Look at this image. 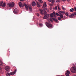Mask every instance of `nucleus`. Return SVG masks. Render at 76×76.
I'll list each match as a JSON object with an SVG mask.
<instances>
[{
	"mask_svg": "<svg viewBox=\"0 0 76 76\" xmlns=\"http://www.w3.org/2000/svg\"><path fill=\"white\" fill-rule=\"evenodd\" d=\"M18 5L20 7H23L24 6L25 7L26 9L27 10H28L27 4H26L24 3L23 4H22L21 2H19L18 3Z\"/></svg>",
	"mask_w": 76,
	"mask_h": 76,
	"instance_id": "nucleus-1",
	"label": "nucleus"
},
{
	"mask_svg": "<svg viewBox=\"0 0 76 76\" xmlns=\"http://www.w3.org/2000/svg\"><path fill=\"white\" fill-rule=\"evenodd\" d=\"M15 6V3L14 2H12V3H7V8L9 7L10 8L12 7Z\"/></svg>",
	"mask_w": 76,
	"mask_h": 76,
	"instance_id": "nucleus-2",
	"label": "nucleus"
},
{
	"mask_svg": "<svg viewBox=\"0 0 76 76\" xmlns=\"http://www.w3.org/2000/svg\"><path fill=\"white\" fill-rule=\"evenodd\" d=\"M71 71V72L73 73H76V67L74 66L72 67V68H71L70 69Z\"/></svg>",
	"mask_w": 76,
	"mask_h": 76,
	"instance_id": "nucleus-3",
	"label": "nucleus"
},
{
	"mask_svg": "<svg viewBox=\"0 0 76 76\" xmlns=\"http://www.w3.org/2000/svg\"><path fill=\"white\" fill-rule=\"evenodd\" d=\"M16 69H15L14 72L9 73L7 74V76H10V75H15V73H16Z\"/></svg>",
	"mask_w": 76,
	"mask_h": 76,
	"instance_id": "nucleus-4",
	"label": "nucleus"
},
{
	"mask_svg": "<svg viewBox=\"0 0 76 76\" xmlns=\"http://www.w3.org/2000/svg\"><path fill=\"white\" fill-rule=\"evenodd\" d=\"M46 25L49 28H52V25L50 23H48L47 24L46 23Z\"/></svg>",
	"mask_w": 76,
	"mask_h": 76,
	"instance_id": "nucleus-5",
	"label": "nucleus"
},
{
	"mask_svg": "<svg viewBox=\"0 0 76 76\" xmlns=\"http://www.w3.org/2000/svg\"><path fill=\"white\" fill-rule=\"evenodd\" d=\"M50 16V15L49 14H47L46 15H45V16H44V17H43V19H47L48 17Z\"/></svg>",
	"mask_w": 76,
	"mask_h": 76,
	"instance_id": "nucleus-6",
	"label": "nucleus"
},
{
	"mask_svg": "<svg viewBox=\"0 0 76 76\" xmlns=\"http://www.w3.org/2000/svg\"><path fill=\"white\" fill-rule=\"evenodd\" d=\"M14 13L15 14H17L18 13V10L16 9H15L13 11Z\"/></svg>",
	"mask_w": 76,
	"mask_h": 76,
	"instance_id": "nucleus-7",
	"label": "nucleus"
},
{
	"mask_svg": "<svg viewBox=\"0 0 76 76\" xmlns=\"http://www.w3.org/2000/svg\"><path fill=\"white\" fill-rule=\"evenodd\" d=\"M27 6H28V10L29 8V10H31L32 9L31 8V6L29 5V4H27Z\"/></svg>",
	"mask_w": 76,
	"mask_h": 76,
	"instance_id": "nucleus-8",
	"label": "nucleus"
},
{
	"mask_svg": "<svg viewBox=\"0 0 76 76\" xmlns=\"http://www.w3.org/2000/svg\"><path fill=\"white\" fill-rule=\"evenodd\" d=\"M9 69H10V67L8 66H6L5 67V70L6 71H9Z\"/></svg>",
	"mask_w": 76,
	"mask_h": 76,
	"instance_id": "nucleus-9",
	"label": "nucleus"
},
{
	"mask_svg": "<svg viewBox=\"0 0 76 76\" xmlns=\"http://www.w3.org/2000/svg\"><path fill=\"white\" fill-rule=\"evenodd\" d=\"M31 4L32 6H35L36 5V4L35 3V1H33L32 2Z\"/></svg>",
	"mask_w": 76,
	"mask_h": 76,
	"instance_id": "nucleus-10",
	"label": "nucleus"
},
{
	"mask_svg": "<svg viewBox=\"0 0 76 76\" xmlns=\"http://www.w3.org/2000/svg\"><path fill=\"white\" fill-rule=\"evenodd\" d=\"M53 20L54 21H56V22L58 23V20H57L55 18H52Z\"/></svg>",
	"mask_w": 76,
	"mask_h": 76,
	"instance_id": "nucleus-11",
	"label": "nucleus"
},
{
	"mask_svg": "<svg viewBox=\"0 0 76 76\" xmlns=\"http://www.w3.org/2000/svg\"><path fill=\"white\" fill-rule=\"evenodd\" d=\"M37 3V7H40V5H39V3H38V2L36 1Z\"/></svg>",
	"mask_w": 76,
	"mask_h": 76,
	"instance_id": "nucleus-12",
	"label": "nucleus"
},
{
	"mask_svg": "<svg viewBox=\"0 0 76 76\" xmlns=\"http://www.w3.org/2000/svg\"><path fill=\"white\" fill-rule=\"evenodd\" d=\"M76 15V12H75L74 13H73L72 14H71V16L73 17V16H74V15Z\"/></svg>",
	"mask_w": 76,
	"mask_h": 76,
	"instance_id": "nucleus-13",
	"label": "nucleus"
},
{
	"mask_svg": "<svg viewBox=\"0 0 76 76\" xmlns=\"http://www.w3.org/2000/svg\"><path fill=\"white\" fill-rule=\"evenodd\" d=\"M6 4L5 2H4L3 4H2V7H4L6 6Z\"/></svg>",
	"mask_w": 76,
	"mask_h": 76,
	"instance_id": "nucleus-14",
	"label": "nucleus"
},
{
	"mask_svg": "<svg viewBox=\"0 0 76 76\" xmlns=\"http://www.w3.org/2000/svg\"><path fill=\"white\" fill-rule=\"evenodd\" d=\"M64 13V14L65 13V12L64 11H60L59 12H58V13H59L60 14H61L62 13Z\"/></svg>",
	"mask_w": 76,
	"mask_h": 76,
	"instance_id": "nucleus-15",
	"label": "nucleus"
},
{
	"mask_svg": "<svg viewBox=\"0 0 76 76\" xmlns=\"http://www.w3.org/2000/svg\"><path fill=\"white\" fill-rule=\"evenodd\" d=\"M47 7L46 2H45L44 4H43V7Z\"/></svg>",
	"mask_w": 76,
	"mask_h": 76,
	"instance_id": "nucleus-16",
	"label": "nucleus"
},
{
	"mask_svg": "<svg viewBox=\"0 0 76 76\" xmlns=\"http://www.w3.org/2000/svg\"><path fill=\"white\" fill-rule=\"evenodd\" d=\"M65 15H66V16H69L68 12H65Z\"/></svg>",
	"mask_w": 76,
	"mask_h": 76,
	"instance_id": "nucleus-17",
	"label": "nucleus"
},
{
	"mask_svg": "<svg viewBox=\"0 0 76 76\" xmlns=\"http://www.w3.org/2000/svg\"><path fill=\"white\" fill-rule=\"evenodd\" d=\"M51 14H52L53 15H54V16L56 18V13L55 12H53V13H51Z\"/></svg>",
	"mask_w": 76,
	"mask_h": 76,
	"instance_id": "nucleus-18",
	"label": "nucleus"
},
{
	"mask_svg": "<svg viewBox=\"0 0 76 76\" xmlns=\"http://www.w3.org/2000/svg\"><path fill=\"white\" fill-rule=\"evenodd\" d=\"M73 11H74V9L73 8H72L70 10V12H73Z\"/></svg>",
	"mask_w": 76,
	"mask_h": 76,
	"instance_id": "nucleus-19",
	"label": "nucleus"
},
{
	"mask_svg": "<svg viewBox=\"0 0 76 76\" xmlns=\"http://www.w3.org/2000/svg\"><path fill=\"white\" fill-rule=\"evenodd\" d=\"M38 1H39L40 3H43V1L42 0H37Z\"/></svg>",
	"mask_w": 76,
	"mask_h": 76,
	"instance_id": "nucleus-20",
	"label": "nucleus"
},
{
	"mask_svg": "<svg viewBox=\"0 0 76 76\" xmlns=\"http://www.w3.org/2000/svg\"><path fill=\"white\" fill-rule=\"evenodd\" d=\"M45 7H42L43 10L45 11H46L47 10V8H45Z\"/></svg>",
	"mask_w": 76,
	"mask_h": 76,
	"instance_id": "nucleus-21",
	"label": "nucleus"
},
{
	"mask_svg": "<svg viewBox=\"0 0 76 76\" xmlns=\"http://www.w3.org/2000/svg\"><path fill=\"white\" fill-rule=\"evenodd\" d=\"M2 3H3V1H1L0 3V6H2Z\"/></svg>",
	"mask_w": 76,
	"mask_h": 76,
	"instance_id": "nucleus-22",
	"label": "nucleus"
},
{
	"mask_svg": "<svg viewBox=\"0 0 76 76\" xmlns=\"http://www.w3.org/2000/svg\"><path fill=\"white\" fill-rule=\"evenodd\" d=\"M59 16L61 18H63V15H59Z\"/></svg>",
	"mask_w": 76,
	"mask_h": 76,
	"instance_id": "nucleus-23",
	"label": "nucleus"
},
{
	"mask_svg": "<svg viewBox=\"0 0 76 76\" xmlns=\"http://www.w3.org/2000/svg\"><path fill=\"white\" fill-rule=\"evenodd\" d=\"M44 12H45L44 13H43V14H44V15H47V13L45 11Z\"/></svg>",
	"mask_w": 76,
	"mask_h": 76,
	"instance_id": "nucleus-24",
	"label": "nucleus"
},
{
	"mask_svg": "<svg viewBox=\"0 0 76 76\" xmlns=\"http://www.w3.org/2000/svg\"><path fill=\"white\" fill-rule=\"evenodd\" d=\"M66 73H68V74H70V72L68 70H67V71H66Z\"/></svg>",
	"mask_w": 76,
	"mask_h": 76,
	"instance_id": "nucleus-25",
	"label": "nucleus"
},
{
	"mask_svg": "<svg viewBox=\"0 0 76 76\" xmlns=\"http://www.w3.org/2000/svg\"><path fill=\"white\" fill-rule=\"evenodd\" d=\"M2 61L0 60V65H2Z\"/></svg>",
	"mask_w": 76,
	"mask_h": 76,
	"instance_id": "nucleus-26",
	"label": "nucleus"
},
{
	"mask_svg": "<svg viewBox=\"0 0 76 76\" xmlns=\"http://www.w3.org/2000/svg\"><path fill=\"white\" fill-rule=\"evenodd\" d=\"M65 75H66V76H69V74L68 73H65Z\"/></svg>",
	"mask_w": 76,
	"mask_h": 76,
	"instance_id": "nucleus-27",
	"label": "nucleus"
},
{
	"mask_svg": "<svg viewBox=\"0 0 76 76\" xmlns=\"http://www.w3.org/2000/svg\"><path fill=\"white\" fill-rule=\"evenodd\" d=\"M56 1L57 2H59L60 1V0H56Z\"/></svg>",
	"mask_w": 76,
	"mask_h": 76,
	"instance_id": "nucleus-28",
	"label": "nucleus"
},
{
	"mask_svg": "<svg viewBox=\"0 0 76 76\" xmlns=\"http://www.w3.org/2000/svg\"><path fill=\"white\" fill-rule=\"evenodd\" d=\"M50 16L51 17H53V16H54V15L51 14L50 15Z\"/></svg>",
	"mask_w": 76,
	"mask_h": 76,
	"instance_id": "nucleus-29",
	"label": "nucleus"
},
{
	"mask_svg": "<svg viewBox=\"0 0 76 76\" xmlns=\"http://www.w3.org/2000/svg\"><path fill=\"white\" fill-rule=\"evenodd\" d=\"M58 11H60L61 10V9L59 8V6H58Z\"/></svg>",
	"mask_w": 76,
	"mask_h": 76,
	"instance_id": "nucleus-30",
	"label": "nucleus"
},
{
	"mask_svg": "<svg viewBox=\"0 0 76 76\" xmlns=\"http://www.w3.org/2000/svg\"><path fill=\"white\" fill-rule=\"evenodd\" d=\"M40 13L42 15H44V13L43 12H40Z\"/></svg>",
	"mask_w": 76,
	"mask_h": 76,
	"instance_id": "nucleus-31",
	"label": "nucleus"
},
{
	"mask_svg": "<svg viewBox=\"0 0 76 76\" xmlns=\"http://www.w3.org/2000/svg\"><path fill=\"white\" fill-rule=\"evenodd\" d=\"M58 20H61V18L60 17H58Z\"/></svg>",
	"mask_w": 76,
	"mask_h": 76,
	"instance_id": "nucleus-32",
	"label": "nucleus"
},
{
	"mask_svg": "<svg viewBox=\"0 0 76 76\" xmlns=\"http://www.w3.org/2000/svg\"><path fill=\"white\" fill-rule=\"evenodd\" d=\"M55 9L56 10H57V9H58V7L57 6H56V7H55Z\"/></svg>",
	"mask_w": 76,
	"mask_h": 76,
	"instance_id": "nucleus-33",
	"label": "nucleus"
},
{
	"mask_svg": "<svg viewBox=\"0 0 76 76\" xmlns=\"http://www.w3.org/2000/svg\"><path fill=\"white\" fill-rule=\"evenodd\" d=\"M56 15H57V16H59V14L58 13H56Z\"/></svg>",
	"mask_w": 76,
	"mask_h": 76,
	"instance_id": "nucleus-34",
	"label": "nucleus"
},
{
	"mask_svg": "<svg viewBox=\"0 0 76 76\" xmlns=\"http://www.w3.org/2000/svg\"><path fill=\"white\" fill-rule=\"evenodd\" d=\"M51 2H52V3H53L54 2V0H52L51 1Z\"/></svg>",
	"mask_w": 76,
	"mask_h": 76,
	"instance_id": "nucleus-35",
	"label": "nucleus"
},
{
	"mask_svg": "<svg viewBox=\"0 0 76 76\" xmlns=\"http://www.w3.org/2000/svg\"><path fill=\"white\" fill-rule=\"evenodd\" d=\"M49 6H50L51 7H52L53 5H52V4H49Z\"/></svg>",
	"mask_w": 76,
	"mask_h": 76,
	"instance_id": "nucleus-36",
	"label": "nucleus"
},
{
	"mask_svg": "<svg viewBox=\"0 0 76 76\" xmlns=\"http://www.w3.org/2000/svg\"><path fill=\"white\" fill-rule=\"evenodd\" d=\"M39 11H40V12H43V10L42 9H39Z\"/></svg>",
	"mask_w": 76,
	"mask_h": 76,
	"instance_id": "nucleus-37",
	"label": "nucleus"
},
{
	"mask_svg": "<svg viewBox=\"0 0 76 76\" xmlns=\"http://www.w3.org/2000/svg\"><path fill=\"white\" fill-rule=\"evenodd\" d=\"M62 9H63V10H65V8H64L63 6H62Z\"/></svg>",
	"mask_w": 76,
	"mask_h": 76,
	"instance_id": "nucleus-38",
	"label": "nucleus"
},
{
	"mask_svg": "<svg viewBox=\"0 0 76 76\" xmlns=\"http://www.w3.org/2000/svg\"><path fill=\"white\" fill-rule=\"evenodd\" d=\"M37 16H39V14L38 13H37Z\"/></svg>",
	"mask_w": 76,
	"mask_h": 76,
	"instance_id": "nucleus-39",
	"label": "nucleus"
},
{
	"mask_svg": "<svg viewBox=\"0 0 76 76\" xmlns=\"http://www.w3.org/2000/svg\"><path fill=\"white\" fill-rule=\"evenodd\" d=\"M50 21H51V22H52V18H50Z\"/></svg>",
	"mask_w": 76,
	"mask_h": 76,
	"instance_id": "nucleus-40",
	"label": "nucleus"
},
{
	"mask_svg": "<svg viewBox=\"0 0 76 76\" xmlns=\"http://www.w3.org/2000/svg\"><path fill=\"white\" fill-rule=\"evenodd\" d=\"M74 9L75 10V11H76V7H74Z\"/></svg>",
	"mask_w": 76,
	"mask_h": 76,
	"instance_id": "nucleus-41",
	"label": "nucleus"
},
{
	"mask_svg": "<svg viewBox=\"0 0 76 76\" xmlns=\"http://www.w3.org/2000/svg\"><path fill=\"white\" fill-rule=\"evenodd\" d=\"M42 24H39V26H42Z\"/></svg>",
	"mask_w": 76,
	"mask_h": 76,
	"instance_id": "nucleus-42",
	"label": "nucleus"
},
{
	"mask_svg": "<svg viewBox=\"0 0 76 76\" xmlns=\"http://www.w3.org/2000/svg\"><path fill=\"white\" fill-rule=\"evenodd\" d=\"M20 1H24V0H20Z\"/></svg>",
	"mask_w": 76,
	"mask_h": 76,
	"instance_id": "nucleus-43",
	"label": "nucleus"
},
{
	"mask_svg": "<svg viewBox=\"0 0 76 76\" xmlns=\"http://www.w3.org/2000/svg\"><path fill=\"white\" fill-rule=\"evenodd\" d=\"M62 1H66V0H62Z\"/></svg>",
	"mask_w": 76,
	"mask_h": 76,
	"instance_id": "nucleus-44",
	"label": "nucleus"
},
{
	"mask_svg": "<svg viewBox=\"0 0 76 76\" xmlns=\"http://www.w3.org/2000/svg\"><path fill=\"white\" fill-rule=\"evenodd\" d=\"M49 2H51V0H48Z\"/></svg>",
	"mask_w": 76,
	"mask_h": 76,
	"instance_id": "nucleus-45",
	"label": "nucleus"
},
{
	"mask_svg": "<svg viewBox=\"0 0 76 76\" xmlns=\"http://www.w3.org/2000/svg\"><path fill=\"white\" fill-rule=\"evenodd\" d=\"M49 12V10H47V12Z\"/></svg>",
	"mask_w": 76,
	"mask_h": 76,
	"instance_id": "nucleus-46",
	"label": "nucleus"
},
{
	"mask_svg": "<svg viewBox=\"0 0 76 76\" xmlns=\"http://www.w3.org/2000/svg\"><path fill=\"white\" fill-rule=\"evenodd\" d=\"M61 14H63V15H64L65 14H64V13H61Z\"/></svg>",
	"mask_w": 76,
	"mask_h": 76,
	"instance_id": "nucleus-47",
	"label": "nucleus"
},
{
	"mask_svg": "<svg viewBox=\"0 0 76 76\" xmlns=\"http://www.w3.org/2000/svg\"><path fill=\"white\" fill-rule=\"evenodd\" d=\"M74 75L75 76H76V75Z\"/></svg>",
	"mask_w": 76,
	"mask_h": 76,
	"instance_id": "nucleus-48",
	"label": "nucleus"
},
{
	"mask_svg": "<svg viewBox=\"0 0 76 76\" xmlns=\"http://www.w3.org/2000/svg\"><path fill=\"white\" fill-rule=\"evenodd\" d=\"M58 76V75H57V76Z\"/></svg>",
	"mask_w": 76,
	"mask_h": 76,
	"instance_id": "nucleus-49",
	"label": "nucleus"
}]
</instances>
